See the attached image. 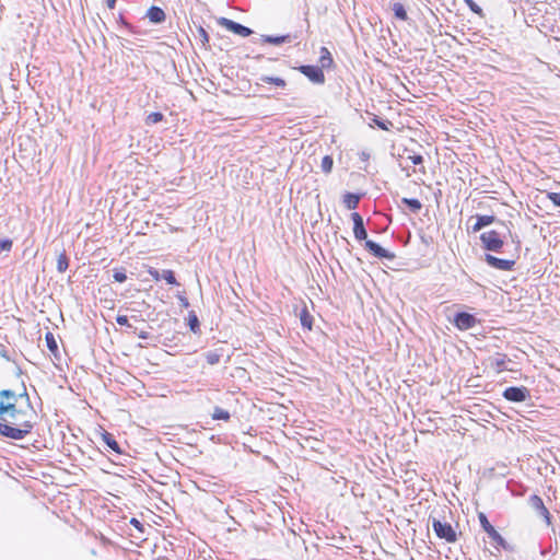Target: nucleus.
<instances>
[{
	"instance_id": "27",
	"label": "nucleus",
	"mask_w": 560,
	"mask_h": 560,
	"mask_svg": "<svg viewBox=\"0 0 560 560\" xmlns=\"http://www.w3.org/2000/svg\"><path fill=\"white\" fill-rule=\"evenodd\" d=\"M212 418L214 420H224L228 421L231 418V415L228 410L222 409L220 407H215L212 413Z\"/></svg>"
},
{
	"instance_id": "22",
	"label": "nucleus",
	"mask_w": 560,
	"mask_h": 560,
	"mask_svg": "<svg viewBox=\"0 0 560 560\" xmlns=\"http://www.w3.org/2000/svg\"><path fill=\"white\" fill-rule=\"evenodd\" d=\"M392 10L394 12V15L396 19L400 20V21H407L408 20V14H407V10L405 9V5L400 2H395L392 7Z\"/></svg>"
},
{
	"instance_id": "11",
	"label": "nucleus",
	"mask_w": 560,
	"mask_h": 560,
	"mask_svg": "<svg viewBox=\"0 0 560 560\" xmlns=\"http://www.w3.org/2000/svg\"><path fill=\"white\" fill-rule=\"evenodd\" d=\"M485 261L493 269L501 271H510L513 270L515 266V259H503L495 257L491 254H485Z\"/></svg>"
},
{
	"instance_id": "4",
	"label": "nucleus",
	"mask_w": 560,
	"mask_h": 560,
	"mask_svg": "<svg viewBox=\"0 0 560 560\" xmlns=\"http://www.w3.org/2000/svg\"><path fill=\"white\" fill-rule=\"evenodd\" d=\"M478 520L481 528L487 533L488 537L493 541V546L495 549H504L506 551H512V546L501 536V534L491 525L487 515L482 512L478 514Z\"/></svg>"
},
{
	"instance_id": "43",
	"label": "nucleus",
	"mask_w": 560,
	"mask_h": 560,
	"mask_svg": "<svg viewBox=\"0 0 560 560\" xmlns=\"http://www.w3.org/2000/svg\"><path fill=\"white\" fill-rule=\"evenodd\" d=\"M130 524L133 525L138 529L142 528L141 522L139 520L135 518V517L131 518Z\"/></svg>"
},
{
	"instance_id": "33",
	"label": "nucleus",
	"mask_w": 560,
	"mask_h": 560,
	"mask_svg": "<svg viewBox=\"0 0 560 560\" xmlns=\"http://www.w3.org/2000/svg\"><path fill=\"white\" fill-rule=\"evenodd\" d=\"M113 278H114V281H116V282H120V283L125 282L127 280L126 270L122 268L114 269Z\"/></svg>"
},
{
	"instance_id": "23",
	"label": "nucleus",
	"mask_w": 560,
	"mask_h": 560,
	"mask_svg": "<svg viewBox=\"0 0 560 560\" xmlns=\"http://www.w3.org/2000/svg\"><path fill=\"white\" fill-rule=\"evenodd\" d=\"M188 326L194 334L200 331V322L195 311H190L188 314Z\"/></svg>"
},
{
	"instance_id": "35",
	"label": "nucleus",
	"mask_w": 560,
	"mask_h": 560,
	"mask_svg": "<svg viewBox=\"0 0 560 560\" xmlns=\"http://www.w3.org/2000/svg\"><path fill=\"white\" fill-rule=\"evenodd\" d=\"M546 197L552 202L555 207H560V192H547Z\"/></svg>"
},
{
	"instance_id": "3",
	"label": "nucleus",
	"mask_w": 560,
	"mask_h": 560,
	"mask_svg": "<svg viewBox=\"0 0 560 560\" xmlns=\"http://www.w3.org/2000/svg\"><path fill=\"white\" fill-rule=\"evenodd\" d=\"M444 512V510L433 511L430 514L429 521L431 522L433 532L440 539L453 544L457 540V534L448 522L443 521Z\"/></svg>"
},
{
	"instance_id": "45",
	"label": "nucleus",
	"mask_w": 560,
	"mask_h": 560,
	"mask_svg": "<svg viewBox=\"0 0 560 560\" xmlns=\"http://www.w3.org/2000/svg\"><path fill=\"white\" fill-rule=\"evenodd\" d=\"M117 0H106V4L109 9H114Z\"/></svg>"
},
{
	"instance_id": "8",
	"label": "nucleus",
	"mask_w": 560,
	"mask_h": 560,
	"mask_svg": "<svg viewBox=\"0 0 560 560\" xmlns=\"http://www.w3.org/2000/svg\"><path fill=\"white\" fill-rule=\"evenodd\" d=\"M479 323V319L468 312H457L454 315L453 324L459 330H468L474 328Z\"/></svg>"
},
{
	"instance_id": "24",
	"label": "nucleus",
	"mask_w": 560,
	"mask_h": 560,
	"mask_svg": "<svg viewBox=\"0 0 560 560\" xmlns=\"http://www.w3.org/2000/svg\"><path fill=\"white\" fill-rule=\"evenodd\" d=\"M45 341L48 350L56 355L58 352V343L51 331L45 334Z\"/></svg>"
},
{
	"instance_id": "1",
	"label": "nucleus",
	"mask_w": 560,
	"mask_h": 560,
	"mask_svg": "<svg viewBox=\"0 0 560 560\" xmlns=\"http://www.w3.org/2000/svg\"><path fill=\"white\" fill-rule=\"evenodd\" d=\"M10 418H27V411L19 408L18 404L0 400V435L10 440L25 439L34 429L33 422H19V428L9 424Z\"/></svg>"
},
{
	"instance_id": "29",
	"label": "nucleus",
	"mask_w": 560,
	"mask_h": 560,
	"mask_svg": "<svg viewBox=\"0 0 560 560\" xmlns=\"http://www.w3.org/2000/svg\"><path fill=\"white\" fill-rule=\"evenodd\" d=\"M161 279H164L167 284H172V285L179 284L175 278V273L173 270H168V269L163 270Z\"/></svg>"
},
{
	"instance_id": "26",
	"label": "nucleus",
	"mask_w": 560,
	"mask_h": 560,
	"mask_svg": "<svg viewBox=\"0 0 560 560\" xmlns=\"http://www.w3.org/2000/svg\"><path fill=\"white\" fill-rule=\"evenodd\" d=\"M69 267V258L67 257L66 255V252L62 250L59 255H58V259H57V270L59 272H65Z\"/></svg>"
},
{
	"instance_id": "34",
	"label": "nucleus",
	"mask_w": 560,
	"mask_h": 560,
	"mask_svg": "<svg viewBox=\"0 0 560 560\" xmlns=\"http://www.w3.org/2000/svg\"><path fill=\"white\" fill-rule=\"evenodd\" d=\"M13 242L10 238L0 240V254L2 252L9 253L12 249Z\"/></svg>"
},
{
	"instance_id": "47",
	"label": "nucleus",
	"mask_w": 560,
	"mask_h": 560,
	"mask_svg": "<svg viewBox=\"0 0 560 560\" xmlns=\"http://www.w3.org/2000/svg\"><path fill=\"white\" fill-rule=\"evenodd\" d=\"M14 374L18 377H20L23 374V371L19 365H15Z\"/></svg>"
},
{
	"instance_id": "12",
	"label": "nucleus",
	"mask_w": 560,
	"mask_h": 560,
	"mask_svg": "<svg viewBox=\"0 0 560 560\" xmlns=\"http://www.w3.org/2000/svg\"><path fill=\"white\" fill-rule=\"evenodd\" d=\"M528 504L533 510L537 512V514L546 521L548 525L551 524V514L549 513L548 509L545 506L542 499L537 495L533 494L528 499Z\"/></svg>"
},
{
	"instance_id": "14",
	"label": "nucleus",
	"mask_w": 560,
	"mask_h": 560,
	"mask_svg": "<svg viewBox=\"0 0 560 560\" xmlns=\"http://www.w3.org/2000/svg\"><path fill=\"white\" fill-rule=\"evenodd\" d=\"M147 18L150 20L151 23L160 24L165 21V12L156 5H152L149 8L147 12Z\"/></svg>"
},
{
	"instance_id": "36",
	"label": "nucleus",
	"mask_w": 560,
	"mask_h": 560,
	"mask_svg": "<svg viewBox=\"0 0 560 560\" xmlns=\"http://www.w3.org/2000/svg\"><path fill=\"white\" fill-rule=\"evenodd\" d=\"M116 323L120 326L131 327V325L129 324V319L126 315H118L116 317Z\"/></svg>"
},
{
	"instance_id": "25",
	"label": "nucleus",
	"mask_w": 560,
	"mask_h": 560,
	"mask_svg": "<svg viewBox=\"0 0 560 560\" xmlns=\"http://www.w3.org/2000/svg\"><path fill=\"white\" fill-rule=\"evenodd\" d=\"M506 361L509 360L505 354L498 353L492 359V365L497 369L498 372H501L506 369Z\"/></svg>"
},
{
	"instance_id": "15",
	"label": "nucleus",
	"mask_w": 560,
	"mask_h": 560,
	"mask_svg": "<svg viewBox=\"0 0 560 560\" xmlns=\"http://www.w3.org/2000/svg\"><path fill=\"white\" fill-rule=\"evenodd\" d=\"M363 194L346 192L343 195V205L349 210H354L359 207V202Z\"/></svg>"
},
{
	"instance_id": "21",
	"label": "nucleus",
	"mask_w": 560,
	"mask_h": 560,
	"mask_svg": "<svg viewBox=\"0 0 560 560\" xmlns=\"http://www.w3.org/2000/svg\"><path fill=\"white\" fill-rule=\"evenodd\" d=\"M401 202L412 212L418 213L422 209V203L416 198H402Z\"/></svg>"
},
{
	"instance_id": "32",
	"label": "nucleus",
	"mask_w": 560,
	"mask_h": 560,
	"mask_svg": "<svg viewBox=\"0 0 560 560\" xmlns=\"http://www.w3.org/2000/svg\"><path fill=\"white\" fill-rule=\"evenodd\" d=\"M465 3L470 11L478 14L480 18L485 16L483 10L474 0H465Z\"/></svg>"
},
{
	"instance_id": "7",
	"label": "nucleus",
	"mask_w": 560,
	"mask_h": 560,
	"mask_svg": "<svg viewBox=\"0 0 560 560\" xmlns=\"http://www.w3.org/2000/svg\"><path fill=\"white\" fill-rule=\"evenodd\" d=\"M502 396L512 402H523L530 398V392L525 386H510L503 390Z\"/></svg>"
},
{
	"instance_id": "17",
	"label": "nucleus",
	"mask_w": 560,
	"mask_h": 560,
	"mask_svg": "<svg viewBox=\"0 0 560 560\" xmlns=\"http://www.w3.org/2000/svg\"><path fill=\"white\" fill-rule=\"evenodd\" d=\"M102 440L107 445L109 450L117 454H122V450L118 442L115 440L114 435L107 431L102 433Z\"/></svg>"
},
{
	"instance_id": "2",
	"label": "nucleus",
	"mask_w": 560,
	"mask_h": 560,
	"mask_svg": "<svg viewBox=\"0 0 560 560\" xmlns=\"http://www.w3.org/2000/svg\"><path fill=\"white\" fill-rule=\"evenodd\" d=\"M353 222V234L357 241H364V248L374 257L378 259L393 260L396 256L394 253L383 248L378 243L368 240V232L364 225L363 218L358 212L351 213Z\"/></svg>"
},
{
	"instance_id": "20",
	"label": "nucleus",
	"mask_w": 560,
	"mask_h": 560,
	"mask_svg": "<svg viewBox=\"0 0 560 560\" xmlns=\"http://www.w3.org/2000/svg\"><path fill=\"white\" fill-rule=\"evenodd\" d=\"M300 320L303 328H306L307 330H312L313 328V316L307 311V307H303V310L300 313Z\"/></svg>"
},
{
	"instance_id": "16",
	"label": "nucleus",
	"mask_w": 560,
	"mask_h": 560,
	"mask_svg": "<svg viewBox=\"0 0 560 560\" xmlns=\"http://www.w3.org/2000/svg\"><path fill=\"white\" fill-rule=\"evenodd\" d=\"M260 40L266 44H272V45H281L284 43H290L292 40V36L290 34L285 35H261Z\"/></svg>"
},
{
	"instance_id": "13",
	"label": "nucleus",
	"mask_w": 560,
	"mask_h": 560,
	"mask_svg": "<svg viewBox=\"0 0 560 560\" xmlns=\"http://www.w3.org/2000/svg\"><path fill=\"white\" fill-rule=\"evenodd\" d=\"M470 219H475V223L471 226V232L476 233L481 231L483 228L494 223L497 221V217L494 215H483V214H476L475 217H471Z\"/></svg>"
},
{
	"instance_id": "48",
	"label": "nucleus",
	"mask_w": 560,
	"mask_h": 560,
	"mask_svg": "<svg viewBox=\"0 0 560 560\" xmlns=\"http://www.w3.org/2000/svg\"><path fill=\"white\" fill-rule=\"evenodd\" d=\"M0 357L4 358L7 361H11L10 357L8 355L7 351H1Z\"/></svg>"
},
{
	"instance_id": "31",
	"label": "nucleus",
	"mask_w": 560,
	"mask_h": 560,
	"mask_svg": "<svg viewBox=\"0 0 560 560\" xmlns=\"http://www.w3.org/2000/svg\"><path fill=\"white\" fill-rule=\"evenodd\" d=\"M164 118L163 114L160 113V112H153L151 114L148 115L147 119H145V122L148 125H152V124H158L160 121H162Z\"/></svg>"
},
{
	"instance_id": "44",
	"label": "nucleus",
	"mask_w": 560,
	"mask_h": 560,
	"mask_svg": "<svg viewBox=\"0 0 560 560\" xmlns=\"http://www.w3.org/2000/svg\"><path fill=\"white\" fill-rule=\"evenodd\" d=\"M119 23L121 25H124L126 28H128L130 31L132 30V26L130 25V23H128L126 20H124V18L121 15L119 16Z\"/></svg>"
},
{
	"instance_id": "5",
	"label": "nucleus",
	"mask_w": 560,
	"mask_h": 560,
	"mask_svg": "<svg viewBox=\"0 0 560 560\" xmlns=\"http://www.w3.org/2000/svg\"><path fill=\"white\" fill-rule=\"evenodd\" d=\"M480 241L482 247L488 252L501 253L504 245L501 234L495 230L481 233Z\"/></svg>"
},
{
	"instance_id": "10",
	"label": "nucleus",
	"mask_w": 560,
	"mask_h": 560,
	"mask_svg": "<svg viewBox=\"0 0 560 560\" xmlns=\"http://www.w3.org/2000/svg\"><path fill=\"white\" fill-rule=\"evenodd\" d=\"M299 71L315 84L325 83L324 71L318 66L303 65L299 67Z\"/></svg>"
},
{
	"instance_id": "19",
	"label": "nucleus",
	"mask_w": 560,
	"mask_h": 560,
	"mask_svg": "<svg viewBox=\"0 0 560 560\" xmlns=\"http://www.w3.org/2000/svg\"><path fill=\"white\" fill-rule=\"evenodd\" d=\"M259 81L261 83L273 84V85H276L277 88H280V89H284L287 86L285 80L282 79V78H279V77L261 75L259 78Z\"/></svg>"
},
{
	"instance_id": "38",
	"label": "nucleus",
	"mask_w": 560,
	"mask_h": 560,
	"mask_svg": "<svg viewBox=\"0 0 560 560\" xmlns=\"http://www.w3.org/2000/svg\"><path fill=\"white\" fill-rule=\"evenodd\" d=\"M148 273L155 280V281H159L161 280V277H162V272H160L158 269L151 267L149 270H148Z\"/></svg>"
},
{
	"instance_id": "9",
	"label": "nucleus",
	"mask_w": 560,
	"mask_h": 560,
	"mask_svg": "<svg viewBox=\"0 0 560 560\" xmlns=\"http://www.w3.org/2000/svg\"><path fill=\"white\" fill-rule=\"evenodd\" d=\"M218 23L219 25L225 27L228 31L242 37H248L254 33L252 28L228 18H220Z\"/></svg>"
},
{
	"instance_id": "18",
	"label": "nucleus",
	"mask_w": 560,
	"mask_h": 560,
	"mask_svg": "<svg viewBox=\"0 0 560 560\" xmlns=\"http://www.w3.org/2000/svg\"><path fill=\"white\" fill-rule=\"evenodd\" d=\"M319 63H320L319 68H322V70L329 69L334 65L332 56H331L330 51L328 50V48H326V47L320 48Z\"/></svg>"
},
{
	"instance_id": "41",
	"label": "nucleus",
	"mask_w": 560,
	"mask_h": 560,
	"mask_svg": "<svg viewBox=\"0 0 560 560\" xmlns=\"http://www.w3.org/2000/svg\"><path fill=\"white\" fill-rule=\"evenodd\" d=\"M178 300H179V303H180L182 307H184V308L189 307V301H188V299L186 296L178 295Z\"/></svg>"
},
{
	"instance_id": "30",
	"label": "nucleus",
	"mask_w": 560,
	"mask_h": 560,
	"mask_svg": "<svg viewBox=\"0 0 560 560\" xmlns=\"http://www.w3.org/2000/svg\"><path fill=\"white\" fill-rule=\"evenodd\" d=\"M206 361L208 364L210 365H214V364H218L220 362V359H221V353H219L218 351H208L206 354Z\"/></svg>"
},
{
	"instance_id": "37",
	"label": "nucleus",
	"mask_w": 560,
	"mask_h": 560,
	"mask_svg": "<svg viewBox=\"0 0 560 560\" xmlns=\"http://www.w3.org/2000/svg\"><path fill=\"white\" fill-rule=\"evenodd\" d=\"M19 422H32V421L26 418H10L9 419V424L13 425L14 428H19Z\"/></svg>"
},
{
	"instance_id": "28",
	"label": "nucleus",
	"mask_w": 560,
	"mask_h": 560,
	"mask_svg": "<svg viewBox=\"0 0 560 560\" xmlns=\"http://www.w3.org/2000/svg\"><path fill=\"white\" fill-rule=\"evenodd\" d=\"M332 166H334V160L330 155H325L323 159H322V164H320V168L322 171L325 173V174H329L331 173V170H332Z\"/></svg>"
},
{
	"instance_id": "6",
	"label": "nucleus",
	"mask_w": 560,
	"mask_h": 560,
	"mask_svg": "<svg viewBox=\"0 0 560 560\" xmlns=\"http://www.w3.org/2000/svg\"><path fill=\"white\" fill-rule=\"evenodd\" d=\"M19 399H24L27 402V407L33 409L24 381L21 382V392H15L10 388L0 389V400H3L4 404H18Z\"/></svg>"
},
{
	"instance_id": "39",
	"label": "nucleus",
	"mask_w": 560,
	"mask_h": 560,
	"mask_svg": "<svg viewBox=\"0 0 560 560\" xmlns=\"http://www.w3.org/2000/svg\"><path fill=\"white\" fill-rule=\"evenodd\" d=\"M409 159L415 165H420L423 163V156L421 154H415L412 156H409Z\"/></svg>"
},
{
	"instance_id": "49",
	"label": "nucleus",
	"mask_w": 560,
	"mask_h": 560,
	"mask_svg": "<svg viewBox=\"0 0 560 560\" xmlns=\"http://www.w3.org/2000/svg\"><path fill=\"white\" fill-rule=\"evenodd\" d=\"M361 159L362 160H368L369 159V154H366L365 152H362L361 153Z\"/></svg>"
},
{
	"instance_id": "46",
	"label": "nucleus",
	"mask_w": 560,
	"mask_h": 560,
	"mask_svg": "<svg viewBox=\"0 0 560 560\" xmlns=\"http://www.w3.org/2000/svg\"><path fill=\"white\" fill-rule=\"evenodd\" d=\"M138 336H139V338H141V339H148V338L150 337V334H149L148 331H143V330H142V331H140V332H139V335H138Z\"/></svg>"
},
{
	"instance_id": "40",
	"label": "nucleus",
	"mask_w": 560,
	"mask_h": 560,
	"mask_svg": "<svg viewBox=\"0 0 560 560\" xmlns=\"http://www.w3.org/2000/svg\"><path fill=\"white\" fill-rule=\"evenodd\" d=\"M374 121L383 130H387V125H392L388 120L375 119Z\"/></svg>"
},
{
	"instance_id": "42",
	"label": "nucleus",
	"mask_w": 560,
	"mask_h": 560,
	"mask_svg": "<svg viewBox=\"0 0 560 560\" xmlns=\"http://www.w3.org/2000/svg\"><path fill=\"white\" fill-rule=\"evenodd\" d=\"M199 33L203 43L209 40V35L205 28L200 27Z\"/></svg>"
}]
</instances>
